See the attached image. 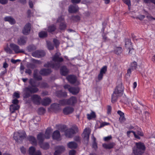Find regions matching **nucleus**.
I'll return each mask as SVG.
<instances>
[{
  "label": "nucleus",
  "mask_w": 155,
  "mask_h": 155,
  "mask_svg": "<svg viewBox=\"0 0 155 155\" xmlns=\"http://www.w3.org/2000/svg\"><path fill=\"white\" fill-rule=\"evenodd\" d=\"M51 72V71L50 69H43L40 71V73L41 75H46L50 74Z\"/></svg>",
  "instance_id": "obj_25"
},
{
  "label": "nucleus",
  "mask_w": 155,
  "mask_h": 155,
  "mask_svg": "<svg viewBox=\"0 0 155 155\" xmlns=\"http://www.w3.org/2000/svg\"><path fill=\"white\" fill-rule=\"evenodd\" d=\"M111 136H107L104 138V140L105 141H108L111 139Z\"/></svg>",
  "instance_id": "obj_58"
},
{
  "label": "nucleus",
  "mask_w": 155,
  "mask_h": 155,
  "mask_svg": "<svg viewBox=\"0 0 155 155\" xmlns=\"http://www.w3.org/2000/svg\"><path fill=\"white\" fill-rule=\"evenodd\" d=\"M126 120V119L124 117V116L122 117H120L119 118V120L121 123H123Z\"/></svg>",
  "instance_id": "obj_52"
},
{
  "label": "nucleus",
  "mask_w": 155,
  "mask_h": 155,
  "mask_svg": "<svg viewBox=\"0 0 155 155\" xmlns=\"http://www.w3.org/2000/svg\"><path fill=\"white\" fill-rule=\"evenodd\" d=\"M117 113L118 114H119L120 117H122L124 116V113L121 112L120 110L118 111L117 112Z\"/></svg>",
  "instance_id": "obj_64"
},
{
  "label": "nucleus",
  "mask_w": 155,
  "mask_h": 155,
  "mask_svg": "<svg viewBox=\"0 0 155 155\" xmlns=\"http://www.w3.org/2000/svg\"><path fill=\"white\" fill-rule=\"evenodd\" d=\"M45 138L44 134L42 133H39L37 136V139L38 141L39 144L43 142Z\"/></svg>",
  "instance_id": "obj_20"
},
{
  "label": "nucleus",
  "mask_w": 155,
  "mask_h": 155,
  "mask_svg": "<svg viewBox=\"0 0 155 155\" xmlns=\"http://www.w3.org/2000/svg\"><path fill=\"white\" fill-rule=\"evenodd\" d=\"M52 132V130L50 128H48L46 130L45 134L44 135L45 138L49 139Z\"/></svg>",
  "instance_id": "obj_29"
},
{
  "label": "nucleus",
  "mask_w": 155,
  "mask_h": 155,
  "mask_svg": "<svg viewBox=\"0 0 155 155\" xmlns=\"http://www.w3.org/2000/svg\"><path fill=\"white\" fill-rule=\"evenodd\" d=\"M60 72L62 75L65 76L68 74V70L66 67L63 66L61 69Z\"/></svg>",
  "instance_id": "obj_27"
},
{
  "label": "nucleus",
  "mask_w": 155,
  "mask_h": 155,
  "mask_svg": "<svg viewBox=\"0 0 155 155\" xmlns=\"http://www.w3.org/2000/svg\"><path fill=\"white\" fill-rule=\"evenodd\" d=\"M53 42L56 47H57V46L59 44V41L56 39H54Z\"/></svg>",
  "instance_id": "obj_54"
},
{
  "label": "nucleus",
  "mask_w": 155,
  "mask_h": 155,
  "mask_svg": "<svg viewBox=\"0 0 155 155\" xmlns=\"http://www.w3.org/2000/svg\"><path fill=\"white\" fill-rule=\"evenodd\" d=\"M125 45V47L127 49L129 48H131L132 47L131 43L130 42V40L128 39L126 40Z\"/></svg>",
  "instance_id": "obj_37"
},
{
  "label": "nucleus",
  "mask_w": 155,
  "mask_h": 155,
  "mask_svg": "<svg viewBox=\"0 0 155 155\" xmlns=\"http://www.w3.org/2000/svg\"><path fill=\"white\" fill-rule=\"evenodd\" d=\"M29 83L31 86H28V87L25 88L24 90V97L27 98L30 96V94L34 93L37 92L38 89L37 88L35 84V82L33 79H31L29 80Z\"/></svg>",
  "instance_id": "obj_2"
},
{
  "label": "nucleus",
  "mask_w": 155,
  "mask_h": 155,
  "mask_svg": "<svg viewBox=\"0 0 155 155\" xmlns=\"http://www.w3.org/2000/svg\"><path fill=\"white\" fill-rule=\"evenodd\" d=\"M9 46L16 53H23L24 52L22 50L20 49L18 46L15 44L11 43L10 44Z\"/></svg>",
  "instance_id": "obj_8"
},
{
  "label": "nucleus",
  "mask_w": 155,
  "mask_h": 155,
  "mask_svg": "<svg viewBox=\"0 0 155 155\" xmlns=\"http://www.w3.org/2000/svg\"><path fill=\"white\" fill-rule=\"evenodd\" d=\"M68 105H73L77 102V99L76 97L74 96L71 97L69 99L67 100Z\"/></svg>",
  "instance_id": "obj_18"
},
{
  "label": "nucleus",
  "mask_w": 155,
  "mask_h": 155,
  "mask_svg": "<svg viewBox=\"0 0 155 155\" xmlns=\"http://www.w3.org/2000/svg\"><path fill=\"white\" fill-rule=\"evenodd\" d=\"M127 51H128V54L130 55L134 53V49L133 48V47L131 48H129L127 49Z\"/></svg>",
  "instance_id": "obj_47"
},
{
  "label": "nucleus",
  "mask_w": 155,
  "mask_h": 155,
  "mask_svg": "<svg viewBox=\"0 0 155 155\" xmlns=\"http://www.w3.org/2000/svg\"><path fill=\"white\" fill-rule=\"evenodd\" d=\"M12 103L15 105H17L18 103V101L17 99H15L13 100Z\"/></svg>",
  "instance_id": "obj_62"
},
{
  "label": "nucleus",
  "mask_w": 155,
  "mask_h": 155,
  "mask_svg": "<svg viewBox=\"0 0 155 155\" xmlns=\"http://www.w3.org/2000/svg\"><path fill=\"white\" fill-rule=\"evenodd\" d=\"M117 90H115L113 92V93L112 94L111 97V102L112 103L115 102L117 100L118 97L120 96H121V95L119 94L118 92H117Z\"/></svg>",
  "instance_id": "obj_15"
},
{
  "label": "nucleus",
  "mask_w": 155,
  "mask_h": 155,
  "mask_svg": "<svg viewBox=\"0 0 155 155\" xmlns=\"http://www.w3.org/2000/svg\"><path fill=\"white\" fill-rule=\"evenodd\" d=\"M34 78L38 80H40L42 79V78L41 76L38 75V71L37 70H35L34 72Z\"/></svg>",
  "instance_id": "obj_32"
},
{
  "label": "nucleus",
  "mask_w": 155,
  "mask_h": 155,
  "mask_svg": "<svg viewBox=\"0 0 155 155\" xmlns=\"http://www.w3.org/2000/svg\"><path fill=\"white\" fill-rule=\"evenodd\" d=\"M78 10V7L76 5H70L68 8V12L70 13L77 12Z\"/></svg>",
  "instance_id": "obj_16"
},
{
  "label": "nucleus",
  "mask_w": 155,
  "mask_h": 155,
  "mask_svg": "<svg viewBox=\"0 0 155 155\" xmlns=\"http://www.w3.org/2000/svg\"><path fill=\"white\" fill-rule=\"evenodd\" d=\"M31 99L35 104H39L41 101L40 97L37 94L32 95L31 97Z\"/></svg>",
  "instance_id": "obj_9"
},
{
  "label": "nucleus",
  "mask_w": 155,
  "mask_h": 155,
  "mask_svg": "<svg viewBox=\"0 0 155 155\" xmlns=\"http://www.w3.org/2000/svg\"><path fill=\"white\" fill-rule=\"evenodd\" d=\"M67 145L70 149H75L78 146L77 144L74 141L69 142L67 143Z\"/></svg>",
  "instance_id": "obj_24"
},
{
  "label": "nucleus",
  "mask_w": 155,
  "mask_h": 155,
  "mask_svg": "<svg viewBox=\"0 0 155 155\" xmlns=\"http://www.w3.org/2000/svg\"><path fill=\"white\" fill-rule=\"evenodd\" d=\"M64 18L63 16L59 17L57 20V22H59L60 23L62 22H65Z\"/></svg>",
  "instance_id": "obj_48"
},
{
  "label": "nucleus",
  "mask_w": 155,
  "mask_h": 155,
  "mask_svg": "<svg viewBox=\"0 0 155 155\" xmlns=\"http://www.w3.org/2000/svg\"><path fill=\"white\" fill-rule=\"evenodd\" d=\"M111 107L110 106H108L107 107V113L108 114H110L111 113Z\"/></svg>",
  "instance_id": "obj_56"
},
{
  "label": "nucleus",
  "mask_w": 155,
  "mask_h": 155,
  "mask_svg": "<svg viewBox=\"0 0 155 155\" xmlns=\"http://www.w3.org/2000/svg\"><path fill=\"white\" fill-rule=\"evenodd\" d=\"M5 51L6 52L9 53L11 54L12 53V51L8 47L6 48L5 49Z\"/></svg>",
  "instance_id": "obj_53"
},
{
  "label": "nucleus",
  "mask_w": 155,
  "mask_h": 155,
  "mask_svg": "<svg viewBox=\"0 0 155 155\" xmlns=\"http://www.w3.org/2000/svg\"><path fill=\"white\" fill-rule=\"evenodd\" d=\"M56 149H58L61 153L63 152L65 150L64 147L63 146H57L56 148Z\"/></svg>",
  "instance_id": "obj_42"
},
{
  "label": "nucleus",
  "mask_w": 155,
  "mask_h": 155,
  "mask_svg": "<svg viewBox=\"0 0 155 155\" xmlns=\"http://www.w3.org/2000/svg\"><path fill=\"white\" fill-rule=\"evenodd\" d=\"M75 151L74 150H71L69 152V155H75Z\"/></svg>",
  "instance_id": "obj_60"
},
{
  "label": "nucleus",
  "mask_w": 155,
  "mask_h": 155,
  "mask_svg": "<svg viewBox=\"0 0 155 155\" xmlns=\"http://www.w3.org/2000/svg\"><path fill=\"white\" fill-rule=\"evenodd\" d=\"M115 90H117V92H118V94L121 95L123 94L124 90V87L122 86V84H119L116 88Z\"/></svg>",
  "instance_id": "obj_21"
},
{
  "label": "nucleus",
  "mask_w": 155,
  "mask_h": 155,
  "mask_svg": "<svg viewBox=\"0 0 155 155\" xmlns=\"http://www.w3.org/2000/svg\"><path fill=\"white\" fill-rule=\"evenodd\" d=\"M114 51L116 54H119L121 53L122 51V49L120 47H116L114 48Z\"/></svg>",
  "instance_id": "obj_35"
},
{
  "label": "nucleus",
  "mask_w": 155,
  "mask_h": 155,
  "mask_svg": "<svg viewBox=\"0 0 155 155\" xmlns=\"http://www.w3.org/2000/svg\"><path fill=\"white\" fill-rule=\"evenodd\" d=\"M114 145V143H110L106 144H103V146L105 148L107 149H110L112 148Z\"/></svg>",
  "instance_id": "obj_33"
},
{
  "label": "nucleus",
  "mask_w": 155,
  "mask_h": 155,
  "mask_svg": "<svg viewBox=\"0 0 155 155\" xmlns=\"http://www.w3.org/2000/svg\"><path fill=\"white\" fill-rule=\"evenodd\" d=\"M109 124L108 123H106L105 122H103V123H101L100 126L99 128H101V127H103L105 125H107Z\"/></svg>",
  "instance_id": "obj_55"
},
{
  "label": "nucleus",
  "mask_w": 155,
  "mask_h": 155,
  "mask_svg": "<svg viewBox=\"0 0 155 155\" xmlns=\"http://www.w3.org/2000/svg\"><path fill=\"white\" fill-rule=\"evenodd\" d=\"M87 119L88 120H91L93 118H95L96 115L95 112L93 111H92L90 114H87Z\"/></svg>",
  "instance_id": "obj_39"
},
{
  "label": "nucleus",
  "mask_w": 155,
  "mask_h": 155,
  "mask_svg": "<svg viewBox=\"0 0 155 155\" xmlns=\"http://www.w3.org/2000/svg\"><path fill=\"white\" fill-rule=\"evenodd\" d=\"M19 108V106L18 105L12 104L10 106V109L11 113H13L14 111Z\"/></svg>",
  "instance_id": "obj_31"
},
{
  "label": "nucleus",
  "mask_w": 155,
  "mask_h": 155,
  "mask_svg": "<svg viewBox=\"0 0 155 155\" xmlns=\"http://www.w3.org/2000/svg\"><path fill=\"white\" fill-rule=\"evenodd\" d=\"M56 29V26L54 25H51L48 27V32H51L54 31Z\"/></svg>",
  "instance_id": "obj_38"
},
{
  "label": "nucleus",
  "mask_w": 155,
  "mask_h": 155,
  "mask_svg": "<svg viewBox=\"0 0 155 155\" xmlns=\"http://www.w3.org/2000/svg\"><path fill=\"white\" fill-rule=\"evenodd\" d=\"M56 150L54 153V155H60L61 153L58 150V149Z\"/></svg>",
  "instance_id": "obj_61"
},
{
  "label": "nucleus",
  "mask_w": 155,
  "mask_h": 155,
  "mask_svg": "<svg viewBox=\"0 0 155 155\" xmlns=\"http://www.w3.org/2000/svg\"><path fill=\"white\" fill-rule=\"evenodd\" d=\"M27 48L29 51H31L33 50L36 49V47L35 45H31L29 46Z\"/></svg>",
  "instance_id": "obj_44"
},
{
  "label": "nucleus",
  "mask_w": 155,
  "mask_h": 155,
  "mask_svg": "<svg viewBox=\"0 0 155 155\" xmlns=\"http://www.w3.org/2000/svg\"><path fill=\"white\" fill-rule=\"evenodd\" d=\"M80 88L78 87H71L69 89V92L73 95H76L79 91Z\"/></svg>",
  "instance_id": "obj_17"
},
{
  "label": "nucleus",
  "mask_w": 155,
  "mask_h": 155,
  "mask_svg": "<svg viewBox=\"0 0 155 155\" xmlns=\"http://www.w3.org/2000/svg\"><path fill=\"white\" fill-rule=\"evenodd\" d=\"M74 108L73 107H67L64 109L63 112L65 114L67 115L72 113L74 111Z\"/></svg>",
  "instance_id": "obj_19"
},
{
  "label": "nucleus",
  "mask_w": 155,
  "mask_h": 155,
  "mask_svg": "<svg viewBox=\"0 0 155 155\" xmlns=\"http://www.w3.org/2000/svg\"><path fill=\"white\" fill-rule=\"evenodd\" d=\"M67 127L65 125H63L61 127L60 130L62 132H65V135L66 137L71 138L73 135L78 131V128L76 126H74L72 128L66 129Z\"/></svg>",
  "instance_id": "obj_3"
},
{
  "label": "nucleus",
  "mask_w": 155,
  "mask_h": 155,
  "mask_svg": "<svg viewBox=\"0 0 155 155\" xmlns=\"http://www.w3.org/2000/svg\"><path fill=\"white\" fill-rule=\"evenodd\" d=\"M29 141L31 142V143L34 145L37 144V141L35 138L32 136H29L28 138Z\"/></svg>",
  "instance_id": "obj_30"
},
{
  "label": "nucleus",
  "mask_w": 155,
  "mask_h": 155,
  "mask_svg": "<svg viewBox=\"0 0 155 155\" xmlns=\"http://www.w3.org/2000/svg\"><path fill=\"white\" fill-rule=\"evenodd\" d=\"M47 45L48 48L49 50H53L54 48V46L50 42H47Z\"/></svg>",
  "instance_id": "obj_45"
},
{
  "label": "nucleus",
  "mask_w": 155,
  "mask_h": 155,
  "mask_svg": "<svg viewBox=\"0 0 155 155\" xmlns=\"http://www.w3.org/2000/svg\"><path fill=\"white\" fill-rule=\"evenodd\" d=\"M56 94V95L59 97H66L67 96V93L66 92H63L61 91H57Z\"/></svg>",
  "instance_id": "obj_26"
},
{
  "label": "nucleus",
  "mask_w": 155,
  "mask_h": 155,
  "mask_svg": "<svg viewBox=\"0 0 155 155\" xmlns=\"http://www.w3.org/2000/svg\"><path fill=\"white\" fill-rule=\"evenodd\" d=\"M51 102V99L48 97H46L44 98L41 103L44 106H47Z\"/></svg>",
  "instance_id": "obj_23"
},
{
  "label": "nucleus",
  "mask_w": 155,
  "mask_h": 155,
  "mask_svg": "<svg viewBox=\"0 0 155 155\" xmlns=\"http://www.w3.org/2000/svg\"><path fill=\"white\" fill-rule=\"evenodd\" d=\"M67 102V99L61 100L59 101V104L54 103L52 104L51 107L52 108L55 109L57 107H58L59 106V104L61 105H64L67 104L68 105Z\"/></svg>",
  "instance_id": "obj_10"
},
{
  "label": "nucleus",
  "mask_w": 155,
  "mask_h": 155,
  "mask_svg": "<svg viewBox=\"0 0 155 155\" xmlns=\"http://www.w3.org/2000/svg\"><path fill=\"white\" fill-rule=\"evenodd\" d=\"M90 133V129L88 128H87L84 129L82 134V137L86 143H87L89 140Z\"/></svg>",
  "instance_id": "obj_6"
},
{
  "label": "nucleus",
  "mask_w": 155,
  "mask_h": 155,
  "mask_svg": "<svg viewBox=\"0 0 155 155\" xmlns=\"http://www.w3.org/2000/svg\"><path fill=\"white\" fill-rule=\"evenodd\" d=\"M71 19L75 21H77L80 20V17L78 15L72 16Z\"/></svg>",
  "instance_id": "obj_49"
},
{
  "label": "nucleus",
  "mask_w": 155,
  "mask_h": 155,
  "mask_svg": "<svg viewBox=\"0 0 155 155\" xmlns=\"http://www.w3.org/2000/svg\"><path fill=\"white\" fill-rule=\"evenodd\" d=\"M39 144L40 147L44 149H48L49 147V145L48 143H43L42 142Z\"/></svg>",
  "instance_id": "obj_36"
},
{
  "label": "nucleus",
  "mask_w": 155,
  "mask_h": 155,
  "mask_svg": "<svg viewBox=\"0 0 155 155\" xmlns=\"http://www.w3.org/2000/svg\"><path fill=\"white\" fill-rule=\"evenodd\" d=\"M107 66H104L101 69L100 73L98 76V78L99 80L102 79L103 75L105 74L107 71Z\"/></svg>",
  "instance_id": "obj_12"
},
{
  "label": "nucleus",
  "mask_w": 155,
  "mask_h": 155,
  "mask_svg": "<svg viewBox=\"0 0 155 155\" xmlns=\"http://www.w3.org/2000/svg\"><path fill=\"white\" fill-rule=\"evenodd\" d=\"M60 136L59 131L58 130H56L53 133L52 137L54 139H58L60 137Z\"/></svg>",
  "instance_id": "obj_28"
},
{
  "label": "nucleus",
  "mask_w": 155,
  "mask_h": 155,
  "mask_svg": "<svg viewBox=\"0 0 155 155\" xmlns=\"http://www.w3.org/2000/svg\"><path fill=\"white\" fill-rule=\"evenodd\" d=\"M131 133H132L134 135V136L135 137H136V138H137V139H139L140 138V137H138L136 134V133H135V132L133 131H132V130H130V131H128L127 132V135H129Z\"/></svg>",
  "instance_id": "obj_46"
},
{
  "label": "nucleus",
  "mask_w": 155,
  "mask_h": 155,
  "mask_svg": "<svg viewBox=\"0 0 155 155\" xmlns=\"http://www.w3.org/2000/svg\"><path fill=\"white\" fill-rule=\"evenodd\" d=\"M25 135L24 131H19L14 133L13 138L16 141L20 143L21 142L22 139L25 137Z\"/></svg>",
  "instance_id": "obj_4"
},
{
  "label": "nucleus",
  "mask_w": 155,
  "mask_h": 155,
  "mask_svg": "<svg viewBox=\"0 0 155 155\" xmlns=\"http://www.w3.org/2000/svg\"><path fill=\"white\" fill-rule=\"evenodd\" d=\"M4 20L5 21L8 22L12 25L14 24L15 23V20L11 16H6L5 17Z\"/></svg>",
  "instance_id": "obj_22"
},
{
  "label": "nucleus",
  "mask_w": 155,
  "mask_h": 155,
  "mask_svg": "<svg viewBox=\"0 0 155 155\" xmlns=\"http://www.w3.org/2000/svg\"><path fill=\"white\" fill-rule=\"evenodd\" d=\"M8 2V0H0V3L2 4H5Z\"/></svg>",
  "instance_id": "obj_63"
},
{
  "label": "nucleus",
  "mask_w": 155,
  "mask_h": 155,
  "mask_svg": "<svg viewBox=\"0 0 155 155\" xmlns=\"http://www.w3.org/2000/svg\"><path fill=\"white\" fill-rule=\"evenodd\" d=\"M53 62H48L44 64L45 67H51L55 69L59 68L61 65V62L63 61V58L61 57V54L57 52L52 58Z\"/></svg>",
  "instance_id": "obj_1"
},
{
  "label": "nucleus",
  "mask_w": 155,
  "mask_h": 155,
  "mask_svg": "<svg viewBox=\"0 0 155 155\" xmlns=\"http://www.w3.org/2000/svg\"><path fill=\"white\" fill-rule=\"evenodd\" d=\"M137 66V63L136 62H134L131 64V69L133 70L136 69Z\"/></svg>",
  "instance_id": "obj_50"
},
{
  "label": "nucleus",
  "mask_w": 155,
  "mask_h": 155,
  "mask_svg": "<svg viewBox=\"0 0 155 155\" xmlns=\"http://www.w3.org/2000/svg\"><path fill=\"white\" fill-rule=\"evenodd\" d=\"M68 81L71 84L76 83L77 85L80 84L79 82L77 80L76 77L74 75H70L67 78Z\"/></svg>",
  "instance_id": "obj_7"
},
{
  "label": "nucleus",
  "mask_w": 155,
  "mask_h": 155,
  "mask_svg": "<svg viewBox=\"0 0 155 155\" xmlns=\"http://www.w3.org/2000/svg\"><path fill=\"white\" fill-rule=\"evenodd\" d=\"M124 3L127 4L129 8L130 6L131 5L130 1V0H122Z\"/></svg>",
  "instance_id": "obj_51"
},
{
  "label": "nucleus",
  "mask_w": 155,
  "mask_h": 155,
  "mask_svg": "<svg viewBox=\"0 0 155 155\" xmlns=\"http://www.w3.org/2000/svg\"><path fill=\"white\" fill-rule=\"evenodd\" d=\"M35 149L33 147H31L29 148V154L31 155H33L35 153Z\"/></svg>",
  "instance_id": "obj_41"
},
{
  "label": "nucleus",
  "mask_w": 155,
  "mask_h": 155,
  "mask_svg": "<svg viewBox=\"0 0 155 155\" xmlns=\"http://www.w3.org/2000/svg\"><path fill=\"white\" fill-rule=\"evenodd\" d=\"M13 96L17 98H19L20 97L19 94L17 92H15L14 93Z\"/></svg>",
  "instance_id": "obj_59"
},
{
  "label": "nucleus",
  "mask_w": 155,
  "mask_h": 155,
  "mask_svg": "<svg viewBox=\"0 0 155 155\" xmlns=\"http://www.w3.org/2000/svg\"><path fill=\"white\" fill-rule=\"evenodd\" d=\"M92 147L95 150H96L97 148V144L96 142V138L94 137H93V143L92 144Z\"/></svg>",
  "instance_id": "obj_43"
},
{
  "label": "nucleus",
  "mask_w": 155,
  "mask_h": 155,
  "mask_svg": "<svg viewBox=\"0 0 155 155\" xmlns=\"http://www.w3.org/2000/svg\"><path fill=\"white\" fill-rule=\"evenodd\" d=\"M27 40V38L25 37H20L18 39L17 43L19 45H24L26 44Z\"/></svg>",
  "instance_id": "obj_14"
},
{
  "label": "nucleus",
  "mask_w": 155,
  "mask_h": 155,
  "mask_svg": "<svg viewBox=\"0 0 155 155\" xmlns=\"http://www.w3.org/2000/svg\"><path fill=\"white\" fill-rule=\"evenodd\" d=\"M66 27V23L65 22L61 23L59 25V29L62 31L64 30Z\"/></svg>",
  "instance_id": "obj_34"
},
{
  "label": "nucleus",
  "mask_w": 155,
  "mask_h": 155,
  "mask_svg": "<svg viewBox=\"0 0 155 155\" xmlns=\"http://www.w3.org/2000/svg\"><path fill=\"white\" fill-rule=\"evenodd\" d=\"M137 149L136 150H133V152L135 155H141L143 152V150L145 149V147L143 143H136Z\"/></svg>",
  "instance_id": "obj_5"
},
{
  "label": "nucleus",
  "mask_w": 155,
  "mask_h": 155,
  "mask_svg": "<svg viewBox=\"0 0 155 155\" xmlns=\"http://www.w3.org/2000/svg\"><path fill=\"white\" fill-rule=\"evenodd\" d=\"M39 36L40 38H44L47 36V32L42 31L40 32L39 34Z\"/></svg>",
  "instance_id": "obj_40"
},
{
  "label": "nucleus",
  "mask_w": 155,
  "mask_h": 155,
  "mask_svg": "<svg viewBox=\"0 0 155 155\" xmlns=\"http://www.w3.org/2000/svg\"><path fill=\"white\" fill-rule=\"evenodd\" d=\"M32 55L34 57L40 58L45 56V53L43 51H37L32 53Z\"/></svg>",
  "instance_id": "obj_13"
},
{
  "label": "nucleus",
  "mask_w": 155,
  "mask_h": 155,
  "mask_svg": "<svg viewBox=\"0 0 155 155\" xmlns=\"http://www.w3.org/2000/svg\"><path fill=\"white\" fill-rule=\"evenodd\" d=\"M31 28V25L29 23L27 24L24 27L22 30L23 34L25 35H28L30 32Z\"/></svg>",
  "instance_id": "obj_11"
},
{
  "label": "nucleus",
  "mask_w": 155,
  "mask_h": 155,
  "mask_svg": "<svg viewBox=\"0 0 155 155\" xmlns=\"http://www.w3.org/2000/svg\"><path fill=\"white\" fill-rule=\"evenodd\" d=\"M20 150L21 152L25 154L26 152V149L23 147H21L20 148Z\"/></svg>",
  "instance_id": "obj_57"
}]
</instances>
